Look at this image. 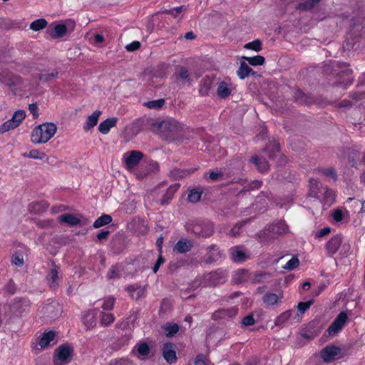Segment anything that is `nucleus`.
Returning <instances> with one entry per match:
<instances>
[{"instance_id": "nucleus-1", "label": "nucleus", "mask_w": 365, "mask_h": 365, "mask_svg": "<svg viewBox=\"0 0 365 365\" xmlns=\"http://www.w3.org/2000/svg\"><path fill=\"white\" fill-rule=\"evenodd\" d=\"M148 123L152 131L162 135L169 141L183 143L194 138L193 129L174 118H166L162 120L150 119Z\"/></svg>"}, {"instance_id": "nucleus-2", "label": "nucleus", "mask_w": 365, "mask_h": 365, "mask_svg": "<svg viewBox=\"0 0 365 365\" xmlns=\"http://www.w3.org/2000/svg\"><path fill=\"white\" fill-rule=\"evenodd\" d=\"M56 130L54 123H43L33 129L31 140L34 143H46L55 135Z\"/></svg>"}, {"instance_id": "nucleus-3", "label": "nucleus", "mask_w": 365, "mask_h": 365, "mask_svg": "<svg viewBox=\"0 0 365 365\" xmlns=\"http://www.w3.org/2000/svg\"><path fill=\"white\" fill-rule=\"evenodd\" d=\"M73 348L66 344H62L54 351L53 356V363L54 365L68 364L71 361Z\"/></svg>"}, {"instance_id": "nucleus-4", "label": "nucleus", "mask_w": 365, "mask_h": 365, "mask_svg": "<svg viewBox=\"0 0 365 365\" xmlns=\"http://www.w3.org/2000/svg\"><path fill=\"white\" fill-rule=\"evenodd\" d=\"M319 357L325 363H331L342 357L341 349L333 344L322 349L319 353Z\"/></svg>"}, {"instance_id": "nucleus-5", "label": "nucleus", "mask_w": 365, "mask_h": 365, "mask_svg": "<svg viewBox=\"0 0 365 365\" xmlns=\"http://www.w3.org/2000/svg\"><path fill=\"white\" fill-rule=\"evenodd\" d=\"M164 76L165 73L163 66H158L155 68L148 69L145 71L146 81L150 85L153 86H158L160 83Z\"/></svg>"}, {"instance_id": "nucleus-6", "label": "nucleus", "mask_w": 365, "mask_h": 365, "mask_svg": "<svg viewBox=\"0 0 365 365\" xmlns=\"http://www.w3.org/2000/svg\"><path fill=\"white\" fill-rule=\"evenodd\" d=\"M234 86L230 79L219 80L216 83V95L220 98H227L232 93Z\"/></svg>"}, {"instance_id": "nucleus-7", "label": "nucleus", "mask_w": 365, "mask_h": 365, "mask_svg": "<svg viewBox=\"0 0 365 365\" xmlns=\"http://www.w3.org/2000/svg\"><path fill=\"white\" fill-rule=\"evenodd\" d=\"M0 81L2 83L7 86L14 93H16V91L22 83V80L19 76L8 72L3 73L1 75Z\"/></svg>"}, {"instance_id": "nucleus-8", "label": "nucleus", "mask_w": 365, "mask_h": 365, "mask_svg": "<svg viewBox=\"0 0 365 365\" xmlns=\"http://www.w3.org/2000/svg\"><path fill=\"white\" fill-rule=\"evenodd\" d=\"M142 152L138 150H131L124 155L125 168L128 170H133L140 162L143 158Z\"/></svg>"}, {"instance_id": "nucleus-9", "label": "nucleus", "mask_w": 365, "mask_h": 365, "mask_svg": "<svg viewBox=\"0 0 365 365\" xmlns=\"http://www.w3.org/2000/svg\"><path fill=\"white\" fill-rule=\"evenodd\" d=\"M348 320L346 312H341L329 327L327 331L329 336L336 335L344 327Z\"/></svg>"}, {"instance_id": "nucleus-10", "label": "nucleus", "mask_w": 365, "mask_h": 365, "mask_svg": "<svg viewBox=\"0 0 365 365\" xmlns=\"http://www.w3.org/2000/svg\"><path fill=\"white\" fill-rule=\"evenodd\" d=\"M173 344H164L163 348V358L169 364H173L177 361L176 351Z\"/></svg>"}, {"instance_id": "nucleus-11", "label": "nucleus", "mask_w": 365, "mask_h": 365, "mask_svg": "<svg viewBox=\"0 0 365 365\" xmlns=\"http://www.w3.org/2000/svg\"><path fill=\"white\" fill-rule=\"evenodd\" d=\"M177 81L185 83L190 80V70L185 66H178L175 73Z\"/></svg>"}, {"instance_id": "nucleus-12", "label": "nucleus", "mask_w": 365, "mask_h": 365, "mask_svg": "<svg viewBox=\"0 0 365 365\" xmlns=\"http://www.w3.org/2000/svg\"><path fill=\"white\" fill-rule=\"evenodd\" d=\"M117 122V118H109L100 123L98 126V130L101 133L106 135L108 133L111 128H113L116 125Z\"/></svg>"}, {"instance_id": "nucleus-13", "label": "nucleus", "mask_w": 365, "mask_h": 365, "mask_svg": "<svg viewBox=\"0 0 365 365\" xmlns=\"http://www.w3.org/2000/svg\"><path fill=\"white\" fill-rule=\"evenodd\" d=\"M320 195L321 198L319 199L328 206L334 203L335 200L334 193L327 187L322 188Z\"/></svg>"}, {"instance_id": "nucleus-14", "label": "nucleus", "mask_w": 365, "mask_h": 365, "mask_svg": "<svg viewBox=\"0 0 365 365\" xmlns=\"http://www.w3.org/2000/svg\"><path fill=\"white\" fill-rule=\"evenodd\" d=\"M58 268L55 265L51 269L48 274L49 286L51 289H56L58 286Z\"/></svg>"}, {"instance_id": "nucleus-15", "label": "nucleus", "mask_w": 365, "mask_h": 365, "mask_svg": "<svg viewBox=\"0 0 365 365\" xmlns=\"http://www.w3.org/2000/svg\"><path fill=\"white\" fill-rule=\"evenodd\" d=\"M101 114V111L100 110H95L91 115L88 116L86 119V123L84 126V129L86 130H88L91 128L96 126L98 123V120L99 118V116Z\"/></svg>"}, {"instance_id": "nucleus-16", "label": "nucleus", "mask_w": 365, "mask_h": 365, "mask_svg": "<svg viewBox=\"0 0 365 365\" xmlns=\"http://www.w3.org/2000/svg\"><path fill=\"white\" fill-rule=\"evenodd\" d=\"M341 242L342 240L340 237H332L327 245L328 252L332 255L335 254L341 246Z\"/></svg>"}, {"instance_id": "nucleus-17", "label": "nucleus", "mask_w": 365, "mask_h": 365, "mask_svg": "<svg viewBox=\"0 0 365 365\" xmlns=\"http://www.w3.org/2000/svg\"><path fill=\"white\" fill-rule=\"evenodd\" d=\"M58 220L61 223H66L71 226H74L80 223V220L72 214H64L61 215L58 217Z\"/></svg>"}, {"instance_id": "nucleus-18", "label": "nucleus", "mask_w": 365, "mask_h": 365, "mask_svg": "<svg viewBox=\"0 0 365 365\" xmlns=\"http://www.w3.org/2000/svg\"><path fill=\"white\" fill-rule=\"evenodd\" d=\"M250 161L255 165L259 172H264L268 169L267 162L262 158L257 155L252 156Z\"/></svg>"}, {"instance_id": "nucleus-19", "label": "nucleus", "mask_w": 365, "mask_h": 365, "mask_svg": "<svg viewBox=\"0 0 365 365\" xmlns=\"http://www.w3.org/2000/svg\"><path fill=\"white\" fill-rule=\"evenodd\" d=\"M192 247V244L190 240H180L175 245L174 250H176L179 253H184L188 252Z\"/></svg>"}, {"instance_id": "nucleus-20", "label": "nucleus", "mask_w": 365, "mask_h": 365, "mask_svg": "<svg viewBox=\"0 0 365 365\" xmlns=\"http://www.w3.org/2000/svg\"><path fill=\"white\" fill-rule=\"evenodd\" d=\"M310 192L312 195L317 198H321V192H322V187L320 183L316 180H311L309 182Z\"/></svg>"}, {"instance_id": "nucleus-21", "label": "nucleus", "mask_w": 365, "mask_h": 365, "mask_svg": "<svg viewBox=\"0 0 365 365\" xmlns=\"http://www.w3.org/2000/svg\"><path fill=\"white\" fill-rule=\"evenodd\" d=\"M61 339L57 332L54 331H48L42 334L40 338V342H51L53 341H58Z\"/></svg>"}, {"instance_id": "nucleus-22", "label": "nucleus", "mask_w": 365, "mask_h": 365, "mask_svg": "<svg viewBox=\"0 0 365 365\" xmlns=\"http://www.w3.org/2000/svg\"><path fill=\"white\" fill-rule=\"evenodd\" d=\"M83 324L88 328H93L96 325L95 313L93 311L86 312L83 317Z\"/></svg>"}, {"instance_id": "nucleus-23", "label": "nucleus", "mask_w": 365, "mask_h": 365, "mask_svg": "<svg viewBox=\"0 0 365 365\" xmlns=\"http://www.w3.org/2000/svg\"><path fill=\"white\" fill-rule=\"evenodd\" d=\"M250 74L254 75L255 74V73L250 67L248 66V65L246 63H241L240 68L237 71V76L241 79H243Z\"/></svg>"}, {"instance_id": "nucleus-24", "label": "nucleus", "mask_w": 365, "mask_h": 365, "mask_svg": "<svg viewBox=\"0 0 365 365\" xmlns=\"http://www.w3.org/2000/svg\"><path fill=\"white\" fill-rule=\"evenodd\" d=\"M165 104V100L161 98L158 100H154L150 101H146L143 103V106L149 108V109H154V110H158Z\"/></svg>"}, {"instance_id": "nucleus-25", "label": "nucleus", "mask_w": 365, "mask_h": 365, "mask_svg": "<svg viewBox=\"0 0 365 365\" xmlns=\"http://www.w3.org/2000/svg\"><path fill=\"white\" fill-rule=\"evenodd\" d=\"M112 221V217L109 215H103L98 218L93 223L95 228H99L103 225L109 224Z\"/></svg>"}, {"instance_id": "nucleus-26", "label": "nucleus", "mask_w": 365, "mask_h": 365, "mask_svg": "<svg viewBox=\"0 0 365 365\" xmlns=\"http://www.w3.org/2000/svg\"><path fill=\"white\" fill-rule=\"evenodd\" d=\"M115 320V317L112 314L102 312L101 314L100 323L102 326L108 327Z\"/></svg>"}, {"instance_id": "nucleus-27", "label": "nucleus", "mask_w": 365, "mask_h": 365, "mask_svg": "<svg viewBox=\"0 0 365 365\" xmlns=\"http://www.w3.org/2000/svg\"><path fill=\"white\" fill-rule=\"evenodd\" d=\"M178 185L177 184L171 185L168 189L166 193L163 196V197L162 199V204L168 203L169 202V200L172 199L173 195L178 190Z\"/></svg>"}, {"instance_id": "nucleus-28", "label": "nucleus", "mask_w": 365, "mask_h": 365, "mask_svg": "<svg viewBox=\"0 0 365 365\" xmlns=\"http://www.w3.org/2000/svg\"><path fill=\"white\" fill-rule=\"evenodd\" d=\"M179 331V327L176 324H167L164 326V331L168 337L174 336Z\"/></svg>"}, {"instance_id": "nucleus-29", "label": "nucleus", "mask_w": 365, "mask_h": 365, "mask_svg": "<svg viewBox=\"0 0 365 365\" xmlns=\"http://www.w3.org/2000/svg\"><path fill=\"white\" fill-rule=\"evenodd\" d=\"M202 193V192L199 189L191 190L187 197L189 202L192 203L198 202L201 198Z\"/></svg>"}, {"instance_id": "nucleus-30", "label": "nucleus", "mask_w": 365, "mask_h": 365, "mask_svg": "<svg viewBox=\"0 0 365 365\" xmlns=\"http://www.w3.org/2000/svg\"><path fill=\"white\" fill-rule=\"evenodd\" d=\"M252 66H261L264 63V58L262 56H256L254 57H243Z\"/></svg>"}, {"instance_id": "nucleus-31", "label": "nucleus", "mask_w": 365, "mask_h": 365, "mask_svg": "<svg viewBox=\"0 0 365 365\" xmlns=\"http://www.w3.org/2000/svg\"><path fill=\"white\" fill-rule=\"evenodd\" d=\"M281 297L282 296H279L274 293H267L264 296L263 301L264 303L272 305L277 303Z\"/></svg>"}, {"instance_id": "nucleus-32", "label": "nucleus", "mask_w": 365, "mask_h": 365, "mask_svg": "<svg viewBox=\"0 0 365 365\" xmlns=\"http://www.w3.org/2000/svg\"><path fill=\"white\" fill-rule=\"evenodd\" d=\"M67 32V27L64 24H58L55 26L54 31L52 34L53 38H61Z\"/></svg>"}, {"instance_id": "nucleus-33", "label": "nucleus", "mask_w": 365, "mask_h": 365, "mask_svg": "<svg viewBox=\"0 0 365 365\" xmlns=\"http://www.w3.org/2000/svg\"><path fill=\"white\" fill-rule=\"evenodd\" d=\"M194 365H214L210 359L202 354H198L195 359Z\"/></svg>"}, {"instance_id": "nucleus-34", "label": "nucleus", "mask_w": 365, "mask_h": 365, "mask_svg": "<svg viewBox=\"0 0 365 365\" xmlns=\"http://www.w3.org/2000/svg\"><path fill=\"white\" fill-rule=\"evenodd\" d=\"M47 26V21L43 19L34 21L30 25V29L34 31H40Z\"/></svg>"}, {"instance_id": "nucleus-35", "label": "nucleus", "mask_w": 365, "mask_h": 365, "mask_svg": "<svg viewBox=\"0 0 365 365\" xmlns=\"http://www.w3.org/2000/svg\"><path fill=\"white\" fill-rule=\"evenodd\" d=\"M24 155L26 157H29L38 160H43L46 156L45 153L41 152L36 149L31 150L29 152V153H24Z\"/></svg>"}, {"instance_id": "nucleus-36", "label": "nucleus", "mask_w": 365, "mask_h": 365, "mask_svg": "<svg viewBox=\"0 0 365 365\" xmlns=\"http://www.w3.org/2000/svg\"><path fill=\"white\" fill-rule=\"evenodd\" d=\"M322 0H308L303 3H300L298 9L302 10H310L318 4Z\"/></svg>"}, {"instance_id": "nucleus-37", "label": "nucleus", "mask_w": 365, "mask_h": 365, "mask_svg": "<svg viewBox=\"0 0 365 365\" xmlns=\"http://www.w3.org/2000/svg\"><path fill=\"white\" fill-rule=\"evenodd\" d=\"M25 117H26L25 113L22 110H19V111H16L14 114V115L11 120H12V122L14 123L15 126L17 128L20 125L21 121L24 119Z\"/></svg>"}, {"instance_id": "nucleus-38", "label": "nucleus", "mask_w": 365, "mask_h": 365, "mask_svg": "<svg viewBox=\"0 0 365 365\" xmlns=\"http://www.w3.org/2000/svg\"><path fill=\"white\" fill-rule=\"evenodd\" d=\"M246 49H252L255 51H260L262 50V42L259 39H256L252 42L247 43L244 46Z\"/></svg>"}, {"instance_id": "nucleus-39", "label": "nucleus", "mask_w": 365, "mask_h": 365, "mask_svg": "<svg viewBox=\"0 0 365 365\" xmlns=\"http://www.w3.org/2000/svg\"><path fill=\"white\" fill-rule=\"evenodd\" d=\"M232 257L235 262H242L247 258V255L244 251L236 249L233 251Z\"/></svg>"}, {"instance_id": "nucleus-40", "label": "nucleus", "mask_w": 365, "mask_h": 365, "mask_svg": "<svg viewBox=\"0 0 365 365\" xmlns=\"http://www.w3.org/2000/svg\"><path fill=\"white\" fill-rule=\"evenodd\" d=\"M291 317V312L287 311L281 314L275 320L276 325H282L285 323Z\"/></svg>"}, {"instance_id": "nucleus-41", "label": "nucleus", "mask_w": 365, "mask_h": 365, "mask_svg": "<svg viewBox=\"0 0 365 365\" xmlns=\"http://www.w3.org/2000/svg\"><path fill=\"white\" fill-rule=\"evenodd\" d=\"M16 127L14 124L11 120H9L4 123L0 125V133H4L10 130L14 129Z\"/></svg>"}, {"instance_id": "nucleus-42", "label": "nucleus", "mask_w": 365, "mask_h": 365, "mask_svg": "<svg viewBox=\"0 0 365 365\" xmlns=\"http://www.w3.org/2000/svg\"><path fill=\"white\" fill-rule=\"evenodd\" d=\"M58 76V72L57 71H53L51 73L48 74H39L38 78L45 82L49 81L51 78H56Z\"/></svg>"}, {"instance_id": "nucleus-43", "label": "nucleus", "mask_w": 365, "mask_h": 365, "mask_svg": "<svg viewBox=\"0 0 365 365\" xmlns=\"http://www.w3.org/2000/svg\"><path fill=\"white\" fill-rule=\"evenodd\" d=\"M299 264V259L297 257H292L284 267L287 269L292 270V269H294V268H296L297 267H298Z\"/></svg>"}, {"instance_id": "nucleus-44", "label": "nucleus", "mask_w": 365, "mask_h": 365, "mask_svg": "<svg viewBox=\"0 0 365 365\" xmlns=\"http://www.w3.org/2000/svg\"><path fill=\"white\" fill-rule=\"evenodd\" d=\"M114 304L115 299L113 297H109L103 302L102 308L104 310H111L113 308Z\"/></svg>"}, {"instance_id": "nucleus-45", "label": "nucleus", "mask_w": 365, "mask_h": 365, "mask_svg": "<svg viewBox=\"0 0 365 365\" xmlns=\"http://www.w3.org/2000/svg\"><path fill=\"white\" fill-rule=\"evenodd\" d=\"M273 231L276 233L284 234V233L287 232L288 227L285 224L282 222V223H279V225H275L273 227Z\"/></svg>"}, {"instance_id": "nucleus-46", "label": "nucleus", "mask_w": 365, "mask_h": 365, "mask_svg": "<svg viewBox=\"0 0 365 365\" xmlns=\"http://www.w3.org/2000/svg\"><path fill=\"white\" fill-rule=\"evenodd\" d=\"M138 353L142 356H146L150 353L148 344H140L138 348Z\"/></svg>"}, {"instance_id": "nucleus-47", "label": "nucleus", "mask_w": 365, "mask_h": 365, "mask_svg": "<svg viewBox=\"0 0 365 365\" xmlns=\"http://www.w3.org/2000/svg\"><path fill=\"white\" fill-rule=\"evenodd\" d=\"M236 281L238 283H242L248 279V273L245 270H240L237 274Z\"/></svg>"}, {"instance_id": "nucleus-48", "label": "nucleus", "mask_w": 365, "mask_h": 365, "mask_svg": "<svg viewBox=\"0 0 365 365\" xmlns=\"http://www.w3.org/2000/svg\"><path fill=\"white\" fill-rule=\"evenodd\" d=\"M51 344H36L32 347V351L36 354H38L43 349L48 347Z\"/></svg>"}, {"instance_id": "nucleus-49", "label": "nucleus", "mask_w": 365, "mask_h": 365, "mask_svg": "<svg viewBox=\"0 0 365 365\" xmlns=\"http://www.w3.org/2000/svg\"><path fill=\"white\" fill-rule=\"evenodd\" d=\"M120 269L117 267H112L110 269L108 272V277L110 279H113L118 277L119 275Z\"/></svg>"}, {"instance_id": "nucleus-50", "label": "nucleus", "mask_w": 365, "mask_h": 365, "mask_svg": "<svg viewBox=\"0 0 365 365\" xmlns=\"http://www.w3.org/2000/svg\"><path fill=\"white\" fill-rule=\"evenodd\" d=\"M140 43L139 41H133L131 43L127 45L125 48L128 51H135L140 48Z\"/></svg>"}, {"instance_id": "nucleus-51", "label": "nucleus", "mask_w": 365, "mask_h": 365, "mask_svg": "<svg viewBox=\"0 0 365 365\" xmlns=\"http://www.w3.org/2000/svg\"><path fill=\"white\" fill-rule=\"evenodd\" d=\"M313 301H309L306 302H300L298 304V309L299 311L304 312L312 304Z\"/></svg>"}, {"instance_id": "nucleus-52", "label": "nucleus", "mask_w": 365, "mask_h": 365, "mask_svg": "<svg viewBox=\"0 0 365 365\" xmlns=\"http://www.w3.org/2000/svg\"><path fill=\"white\" fill-rule=\"evenodd\" d=\"M332 217L335 221L340 222L343 218V212L339 209L335 210L332 213Z\"/></svg>"}, {"instance_id": "nucleus-53", "label": "nucleus", "mask_w": 365, "mask_h": 365, "mask_svg": "<svg viewBox=\"0 0 365 365\" xmlns=\"http://www.w3.org/2000/svg\"><path fill=\"white\" fill-rule=\"evenodd\" d=\"M209 178L212 181L220 180L222 178V173L218 171H212L210 173Z\"/></svg>"}, {"instance_id": "nucleus-54", "label": "nucleus", "mask_w": 365, "mask_h": 365, "mask_svg": "<svg viewBox=\"0 0 365 365\" xmlns=\"http://www.w3.org/2000/svg\"><path fill=\"white\" fill-rule=\"evenodd\" d=\"M185 10L184 6H178L169 11V14L175 17L178 16V14H181Z\"/></svg>"}, {"instance_id": "nucleus-55", "label": "nucleus", "mask_w": 365, "mask_h": 365, "mask_svg": "<svg viewBox=\"0 0 365 365\" xmlns=\"http://www.w3.org/2000/svg\"><path fill=\"white\" fill-rule=\"evenodd\" d=\"M48 357L41 356L36 359V365H49L48 361Z\"/></svg>"}, {"instance_id": "nucleus-56", "label": "nucleus", "mask_w": 365, "mask_h": 365, "mask_svg": "<svg viewBox=\"0 0 365 365\" xmlns=\"http://www.w3.org/2000/svg\"><path fill=\"white\" fill-rule=\"evenodd\" d=\"M255 321L254 318L252 317V316L249 315V316L245 317L242 319V324L245 326H251L255 324Z\"/></svg>"}, {"instance_id": "nucleus-57", "label": "nucleus", "mask_w": 365, "mask_h": 365, "mask_svg": "<svg viewBox=\"0 0 365 365\" xmlns=\"http://www.w3.org/2000/svg\"><path fill=\"white\" fill-rule=\"evenodd\" d=\"M12 262L17 266H21L24 263L23 257L19 255H16L13 256Z\"/></svg>"}, {"instance_id": "nucleus-58", "label": "nucleus", "mask_w": 365, "mask_h": 365, "mask_svg": "<svg viewBox=\"0 0 365 365\" xmlns=\"http://www.w3.org/2000/svg\"><path fill=\"white\" fill-rule=\"evenodd\" d=\"M330 232H331L330 228H329V227L323 228L321 230H319L318 232H317L316 237H324V236L327 235L328 234H329Z\"/></svg>"}, {"instance_id": "nucleus-59", "label": "nucleus", "mask_w": 365, "mask_h": 365, "mask_svg": "<svg viewBox=\"0 0 365 365\" xmlns=\"http://www.w3.org/2000/svg\"><path fill=\"white\" fill-rule=\"evenodd\" d=\"M136 294H135V297H133V299L138 300L139 299L140 297H144L145 296V288H141V287H138V289L136 290Z\"/></svg>"}, {"instance_id": "nucleus-60", "label": "nucleus", "mask_w": 365, "mask_h": 365, "mask_svg": "<svg viewBox=\"0 0 365 365\" xmlns=\"http://www.w3.org/2000/svg\"><path fill=\"white\" fill-rule=\"evenodd\" d=\"M163 262H164L163 258L161 256H160V257H159V258H158V261L156 262V263H155V264L154 267H153V272H156L158 270V269H159L160 266L161 265V264H162Z\"/></svg>"}, {"instance_id": "nucleus-61", "label": "nucleus", "mask_w": 365, "mask_h": 365, "mask_svg": "<svg viewBox=\"0 0 365 365\" xmlns=\"http://www.w3.org/2000/svg\"><path fill=\"white\" fill-rule=\"evenodd\" d=\"M212 83V81L210 78L207 77L204 78V86L206 87L205 94L207 93V91H209L210 86Z\"/></svg>"}, {"instance_id": "nucleus-62", "label": "nucleus", "mask_w": 365, "mask_h": 365, "mask_svg": "<svg viewBox=\"0 0 365 365\" xmlns=\"http://www.w3.org/2000/svg\"><path fill=\"white\" fill-rule=\"evenodd\" d=\"M108 235H109L108 231H102L99 234H98L97 237L98 240H102L107 238Z\"/></svg>"}, {"instance_id": "nucleus-63", "label": "nucleus", "mask_w": 365, "mask_h": 365, "mask_svg": "<svg viewBox=\"0 0 365 365\" xmlns=\"http://www.w3.org/2000/svg\"><path fill=\"white\" fill-rule=\"evenodd\" d=\"M138 289V287H135L134 285H131V286H129L128 287V291L130 294V295L132 297H135V294L134 292H136V290Z\"/></svg>"}, {"instance_id": "nucleus-64", "label": "nucleus", "mask_w": 365, "mask_h": 365, "mask_svg": "<svg viewBox=\"0 0 365 365\" xmlns=\"http://www.w3.org/2000/svg\"><path fill=\"white\" fill-rule=\"evenodd\" d=\"M130 361L127 359H120L116 362V365H128Z\"/></svg>"}]
</instances>
